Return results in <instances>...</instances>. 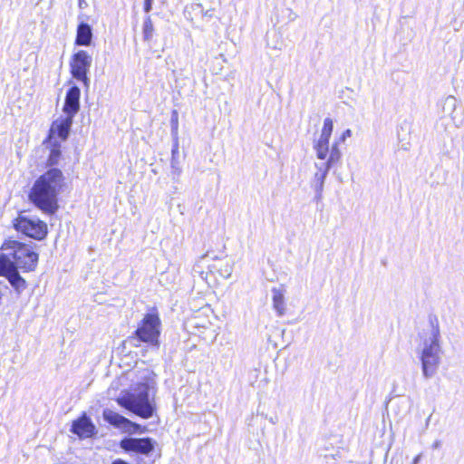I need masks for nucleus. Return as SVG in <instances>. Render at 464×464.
Returning <instances> with one entry per match:
<instances>
[{
	"instance_id": "nucleus-21",
	"label": "nucleus",
	"mask_w": 464,
	"mask_h": 464,
	"mask_svg": "<svg viewBox=\"0 0 464 464\" xmlns=\"http://www.w3.org/2000/svg\"><path fill=\"white\" fill-rule=\"evenodd\" d=\"M153 24L150 16H148L143 23V38L145 41L151 40L153 36Z\"/></svg>"
},
{
	"instance_id": "nucleus-28",
	"label": "nucleus",
	"mask_w": 464,
	"mask_h": 464,
	"mask_svg": "<svg viewBox=\"0 0 464 464\" xmlns=\"http://www.w3.org/2000/svg\"><path fill=\"white\" fill-rule=\"evenodd\" d=\"M421 459V455H417L413 460H412V463L411 464H419L420 460Z\"/></svg>"
},
{
	"instance_id": "nucleus-22",
	"label": "nucleus",
	"mask_w": 464,
	"mask_h": 464,
	"mask_svg": "<svg viewBox=\"0 0 464 464\" xmlns=\"http://www.w3.org/2000/svg\"><path fill=\"white\" fill-rule=\"evenodd\" d=\"M60 157H61L60 145L55 144L54 147L50 151V155H49V158L47 160L48 165H50V166L56 165L58 163Z\"/></svg>"
},
{
	"instance_id": "nucleus-14",
	"label": "nucleus",
	"mask_w": 464,
	"mask_h": 464,
	"mask_svg": "<svg viewBox=\"0 0 464 464\" xmlns=\"http://www.w3.org/2000/svg\"><path fill=\"white\" fill-rule=\"evenodd\" d=\"M72 121L73 118L70 116L57 119L52 124L50 130L51 133H55L62 140H66L71 130Z\"/></svg>"
},
{
	"instance_id": "nucleus-3",
	"label": "nucleus",
	"mask_w": 464,
	"mask_h": 464,
	"mask_svg": "<svg viewBox=\"0 0 464 464\" xmlns=\"http://www.w3.org/2000/svg\"><path fill=\"white\" fill-rule=\"evenodd\" d=\"M440 327L438 323H431V330L429 337L425 338L420 352V362L424 378L433 377L440 362L441 347L440 344Z\"/></svg>"
},
{
	"instance_id": "nucleus-17",
	"label": "nucleus",
	"mask_w": 464,
	"mask_h": 464,
	"mask_svg": "<svg viewBox=\"0 0 464 464\" xmlns=\"http://www.w3.org/2000/svg\"><path fill=\"white\" fill-rule=\"evenodd\" d=\"M103 419L111 425L122 429L126 428V424H130V420L124 416L113 411L110 409H104L102 413Z\"/></svg>"
},
{
	"instance_id": "nucleus-27",
	"label": "nucleus",
	"mask_w": 464,
	"mask_h": 464,
	"mask_svg": "<svg viewBox=\"0 0 464 464\" xmlns=\"http://www.w3.org/2000/svg\"><path fill=\"white\" fill-rule=\"evenodd\" d=\"M78 6L81 9H83L87 6V3L85 2V0H78Z\"/></svg>"
},
{
	"instance_id": "nucleus-7",
	"label": "nucleus",
	"mask_w": 464,
	"mask_h": 464,
	"mask_svg": "<svg viewBox=\"0 0 464 464\" xmlns=\"http://www.w3.org/2000/svg\"><path fill=\"white\" fill-rule=\"evenodd\" d=\"M14 227L18 232L36 240L45 238L48 233L46 223L39 218H29L24 215H19L14 220Z\"/></svg>"
},
{
	"instance_id": "nucleus-8",
	"label": "nucleus",
	"mask_w": 464,
	"mask_h": 464,
	"mask_svg": "<svg viewBox=\"0 0 464 464\" xmlns=\"http://www.w3.org/2000/svg\"><path fill=\"white\" fill-rule=\"evenodd\" d=\"M92 58L84 50H80L75 53L70 63L71 73L74 79L82 82L86 88H89L90 80L87 73L92 65Z\"/></svg>"
},
{
	"instance_id": "nucleus-11",
	"label": "nucleus",
	"mask_w": 464,
	"mask_h": 464,
	"mask_svg": "<svg viewBox=\"0 0 464 464\" xmlns=\"http://www.w3.org/2000/svg\"><path fill=\"white\" fill-rule=\"evenodd\" d=\"M71 431L81 439H87L95 434L96 429L91 419L83 414L72 422Z\"/></svg>"
},
{
	"instance_id": "nucleus-16",
	"label": "nucleus",
	"mask_w": 464,
	"mask_h": 464,
	"mask_svg": "<svg viewBox=\"0 0 464 464\" xmlns=\"http://www.w3.org/2000/svg\"><path fill=\"white\" fill-rule=\"evenodd\" d=\"M92 28L84 22H81L76 30L75 44L79 46H90L92 42Z\"/></svg>"
},
{
	"instance_id": "nucleus-1",
	"label": "nucleus",
	"mask_w": 464,
	"mask_h": 464,
	"mask_svg": "<svg viewBox=\"0 0 464 464\" xmlns=\"http://www.w3.org/2000/svg\"><path fill=\"white\" fill-rule=\"evenodd\" d=\"M63 185L62 170L52 168L34 181L29 192V200L44 213L53 215L59 208L58 195Z\"/></svg>"
},
{
	"instance_id": "nucleus-9",
	"label": "nucleus",
	"mask_w": 464,
	"mask_h": 464,
	"mask_svg": "<svg viewBox=\"0 0 464 464\" xmlns=\"http://www.w3.org/2000/svg\"><path fill=\"white\" fill-rule=\"evenodd\" d=\"M157 441L150 437L134 438L125 437L120 442V447L125 452L150 456L154 451Z\"/></svg>"
},
{
	"instance_id": "nucleus-19",
	"label": "nucleus",
	"mask_w": 464,
	"mask_h": 464,
	"mask_svg": "<svg viewBox=\"0 0 464 464\" xmlns=\"http://www.w3.org/2000/svg\"><path fill=\"white\" fill-rule=\"evenodd\" d=\"M171 173L179 177L181 173V166L179 161V144L176 141L171 150Z\"/></svg>"
},
{
	"instance_id": "nucleus-2",
	"label": "nucleus",
	"mask_w": 464,
	"mask_h": 464,
	"mask_svg": "<svg viewBox=\"0 0 464 464\" xmlns=\"http://www.w3.org/2000/svg\"><path fill=\"white\" fill-rule=\"evenodd\" d=\"M0 255V269L9 266L20 268L24 273L34 271L39 256L34 251L32 245H27L14 239L5 240Z\"/></svg>"
},
{
	"instance_id": "nucleus-24",
	"label": "nucleus",
	"mask_w": 464,
	"mask_h": 464,
	"mask_svg": "<svg viewBox=\"0 0 464 464\" xmlns=\"http://www.w3.org/2000/svg\"><path fill=\"white\" fill-rule=\"evenodd\" d=\"M351 136H352V130H351L350 129H347V130H345L342 133V135H341V137H340L339 140L343 142V141H345V140H346V139H347V138H350Z\"/></svg>"
},
{
	"instance_id": "nucleus-6",
	"label": "nucleus",
	"mask_w": 464,
	"mask_h": 464,
	"mask_svg": "<svg viewBox=\"0 0 464 464\" xmlns=\"http://www.w3.org/2000/svg\"><path fill=\"white\" fill-rule=\"evenodd\" d=\"M160 320L156 314H147L141 320L134 334L140 342L148 343L150 345H159Z\"/></svg>"
},
{
	"instance_id": "nucleus-20",
	"label": "nucleus",
	"mask_w": 464,
	"mask_h": 464,
	"mask_svg": "<svg viewBox=\"0 0 464 464\" xmlns=\"http://www.w3.org/2000/svg\"><path fill=\"white\" fill-rule=\"evenodd\" d=\"M457 108V99L450 95L446 97L442 102V111L444 115L450 116L452 120H454L453 113Z\"/></svg>"
},
{
	"instance_id": "nucleus-10",
	"label": "nucleus",
	"mask_w": 464,
	"mask_h": 464,
	"mask_svg": "<svg viewBox=\"0 0 464 464\" xmlns=\"http://www.w3.org/2000/svg\"><path fill=\"white\" fill-rule=\"evenodd\" d=\"M208 258L209 254L203 255L199 257V259L196 262V264L193 266V273L198 274L201 278H204L205 272L203 271V267L205 266H208V268L210 270V272L213 271V269L217 270L220 276L224 278L230 277L232 274V265L228 261H222L219 260L220 265L218 266L216 264L208 265Z\"/></svg>"
},
{
	"instance_id": "nucleus-4",
	"label": "nucleus",
	"mask_w": 464,
	"mask_h": 464,
	"mask_svg": "<svg viewBox=\"0 0 464 464\" xmlns=\"http://www.w3.org/2000/svg\"><path fill=\"white\" fill-rule=\"evenodd\" d=\"M150 387L148 383H139L132 392H125L117 399V402L122 408L143 418L150 419L153 416L154 406L150 399Z\"/></svg>"
},
{
	"instance_id": "nucleus-12",
	"label": "nucleus",
	"mask_w": 464,
	"mask_h": 464,
	"mask_svg": "<svg viewBox=\"0 0 464 464\" xmlns=\"http://www.w3.org/2000/svg\"><path fill=\"white\" fill-rule=\"evenodd\" d=\"M81 90L78 86H72L66 92L63 112L66 116L74 117L80 110Z\"/></svg>"
},
{
	"instance_id": "nucleus-15",
	"label": "nucleus",
	"mask_w": 464,
	"mask_h": 464,
	"mask_svg": "<svg viewBox=\"0 0 464 464\" xmlns=\"http://www.w3.org/2000/svg\"><path fill=\"white\" fill-rule=\"evenodd\" d=\"M315 168L317 171L314 173L313 187L315 191V199L319 201L322 198L324 181L330 169L319 162L315 163Z\"/></svg>"
},
{
	"instance_id": "nucleus-18",
	"label": "nucleus",
	"mask_w": 464,
	"mask_h": 464,
	"mask_svg": "<svg viewBox=\"0 0 464 464\" xmlns=\"http://www.w3.org/2000/svg\"><path fill=\"white\" fill-rule=\"evenodd\" d=\"M272 301L273 307L276 311L279 316H282L285 313V295L282 289L274 287L272 289Z\"/></svg>"
},
{
	"instance_id": "nucleus-13",
	"label": "nucleus",
	"mask_w": 464,
	"mask_h": 464,
	"mask_svg": "<svg viewBox=\"0 0 464 464\" xmlns=\"http://www.w3.org/2000/svg\"><path fill=\"white\" fill-rule=\"evenodd\" d=\"M19 270L20 268L9 266L0 269V276L6 277L17 294H21L27 287V283L20 276Z\"/></svg>"
},
{
	"instance_id": "nucleus-5",
	"label": "nucleus",
	"mask_w": 464,
	"mask_h": 464,
	"mask_svg": "<svg viewBox=\"0 0 464 464\" xmlns=\"http://www.w3.org/2000/svg\"><path fill=\"white\" fill-rule=\"evenodd\" d=\"M334 129V122L331 118H325L321 133L317 140H314L313 148L316 153L318 160L326 161L319 162L327 169L334 168L342 160V152L338 148V141L333 143L331 150L329 149V140Z\"/></svg>"
},
{
	"instance_id": "nucleus-23",
	"label": "nucleus",
	"mask_w": 464,
	"mask_h": 464,
	"mask_svg": "<svg viewBox=\"0 0 464 464\" xmlns=\"http://www.w3.org/2000/svg\"><path fill=\"white\" fill-rule=\"evenodd\" d=\"M124 431L126 432H137V431H142L141 430V425L132 422L130 420V424H126V428H124Z\"/></svg>"
},
{
	"instance_id": "nucleus-29",
	"label": "nucleus",
	"mask_w": 464,
	"mask_h": 464,
	"mask_svg": "<svg viewBox=\"0 0 464 464\" xmlns=\"http://www.w3.org/2000/svg\"><path fill=\"white\" fill-rule=\"evenodd\" d=\"M430 418H431V414L427 418V420H426V421H425V426H426V427H428V426H429V423H430Z\"/></svg>"
},
{
	"instance_id": "nucleus-26",
	"label": "nucleus",
	"mask_w": 464,
	"mask_h": 464,
	"mask_svg": "<svg viewBox=\"0 0 464 464\" xmlns=\"http://www.w3.org/2000/svg\"><path fill=\"white\" fill-rule=\"evenodd\" d=\"M440 446H441V441H440V440H436L432 443L431 448H432L433 450H438V449H440Z\"/></svg>"
},
{
	"instance_id": "nucleus-25",
	"label": "nucleus",
	"mask_w": 464,
	"mask_h": 464,
	"mask_svg": "<svg viewBox=\"0 0 464 464\" xmlns=\"http://www.w3.org/2000/svg\"><path fill=\"white\" fill-rule=\"evenodd\" d=\"M152 1L153 0H145V3H144V11L146 13H149L150 10H151V7H152Z\"/></svg>"
}]
</instances>
